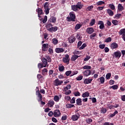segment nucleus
<instances>
[{"label":"nucleus","mask_w":125,"mask_h":125,"mask_svg":"<svg viewBox=\"0 0 125 125\" xmlns=\"http://www.w3.org/2000/svg\"><path fill=\"white\" fill-rule=\"evenodd\" d=\"M69 16L66 17L67 22H75L76 21V14L74 12H70L69 13Z\"/></svg>","instance_id":"obj_1"},{"label":"nucleus","mask_w":125,"mask_h":125,"mask_svg":"<svg viewBox=\"0 0 125 125\" xmlns=\"http://www.w3.org/2000/svg\"><path fill=\"white\" fill-rule=\"evenodd\" d=\"M71 8L73 11H77L78 9H82V8H83L82 2H78L76 5H72L71 6Z\"/></svg>","instance_id":"obj_2"},{"label":"nucleus","mask_w":125,"mask_h":125,"mask_svg":"<svg viewBox=\"0 0 125 125\" xmlns=\"http://www.w3.org/2000/svg\"><path fill=\"white\" fill-rule=\"evenodd\" d=\"M62 61L65 64H67V65L70 63V58H69V55L66 54L65 57L62 59Z\"/></svg>","instance_id":"obj_3"},{"label":"nucleus","mask_w":125,"mask_h":125,"mask_svg":"<svg viewBox=\"0 0 125 125\" xmlns=\"http://www.w3.org/2000/svg\"><path fill=\"white\" fill-rule=\"evenodd\" d=\"M54 83L55 86H58L59 85H61V84L63 83V81L59 80V79L57 78L55 80V81H54Z\"/></svg>","instance_id":"obj_4"},{"label":"nucleus","mask_w":125,"mask_h":125,"mask_svg":"<svg viewBox=\"0 0 125 125\" xmlns=\"http://www.w3.org/2000/svg\"><path fill=\"white\" fill-rule=\"evenodd\" d=\"M121 56H122V53L120 51L115 52L114 53V55H113V58L115 57V58H118V59H120Z\"/></svg>","instance_id":"obj_5"},{"label":"nucleus","mask_w":125,"mask_h":125,"mask_svg":"<svg viewBox=\"0 0 125 125\" xmlns=\"http://www.w3.org/2000/svg\"><path fill=\"white\" fill-rule=\"evenodd\" d=\"M80 116L81 115H80V113H77V114L73 115L72 116L71 120L74 121H78V120L80 119Z\"/></svg>","instance_id":"obj_6"},{"label":"nucleus","mask_w":125,"mask_h":125,"mask_svg":"<svg viewBox=\"0 0 125 125\" xmlns=\"http://www.w3.org/2000/svg\"><path fill=\"white\" fill-rule=\"evenodd\" d=\"M68 41L69 43H73L74 42L76 41V37L73 35H71L68 38Z\"/></svg>","instance_id":"obj_7"},{"label":"nucleus","mask_w":125,"mask_h":125,"mask_svg":"<svg viewBox=\"0 0 125 125\" xmlns=\"http://www.w3.org/2000/svg\"><path fill=\"white\" fill-rule=\"evenodd\" d=\"M119 47V44L118 43L113 42L110 44V48L111 49H116Z\"/></svg>","instance_id":"obj_8"},{"label":"nucleus","mask_w":125,"mask_h":125,"mask_svg":"<svg viewBox=\"0 0 125 125\" xmlns=\"http://www.w3.org/2000/svg\"><path fill=\"white\" fill-rule=\"evenodd\" d=\"M60 115H61V113H60V110L59 109H56L54 111L53 115L55 118L60 117Z\"/></svg>","instance_id":"obj_9"},{"label":"nucleus","mask_w":125,"mask_h":125,"mask_svg":"<svg viewBox=\"0 0 125 125\" xmlns=\"http://www.w3.org/2000/svg\"><path fill=\"white\" fill-rule=\"evenodd\" d=\"M84 77H88L90 75H91V71L89 69H87L83 72Z\"/></svg>","instance_id":"obj_10"},{"label":"nucleus","mask_w":125,"mask_h":125,"mask_svg":"<svg viewBox=\"0 0 125 125\" xmlns=\"http://www.w3.org/2000/svg\"><path fill=\"white\" fill-rule=\"evenodd\" d=\"M98 25H100L99 26V28L101 30H104V28H105V25H104V22L102 21H99L98 22Z\"/></svg>","instance_id":"obj_11"},{"label":"nucleus","mask_w":125,"mask_h":125,"mask_svg":"<svg viewBox=\"0 0 125 125\" xmlns=\"http://www.w3.org/2000/svg\"><path fill=\"white\" fill-rule=\"evenodd\" d=\"M48 49V44L47 43H44L42 45V51H47Z\"/></svg>","instance_id":"obj_12"},{"label":"nucleus","mask_w":125,"mask_h":125,"mask_svg":"<svg viewBox=\"0 0 125 125\" xmlns=\"http://www.w3.org/2000/svg\"><path fill=\"white\" fill-rule=\"evenodd\" d=\"M57 30H58V28L57 27V26H54V27H51L50 28H48L47 29V31H48L49 32H56V31H57Z\"/></svg>","instance_id":"obj_13"},{"label":"nucleus","mask_w":125,"mask_h":125,"mask_svg":"<svg viewBox=\"0 0 125 125\" xmlns=\"http://www.w3.org/2000/svg\"><path fill=\"white\" fill-rule=\"evenodd\" d=\"M92 81H93L92 79H89V78L85 79L83 81V83L85 84H88L89 83H91V82H92Z\"/></svg>","instance_id":"obj_14"},{"label":"nucleus","mask_w":125,"mask_h":125,"mask_svg":"<svg viewBox=\"0 0 125 125\" xmlns=\"http://www.w3.org/2000/svg\"><path fill=\"white\" fill-rule=\"evenodd\" d=\"M55 52L56 53H62V52H64V49L62 48H56L55 49Z\"/></svg>","instance_id":"obj_15"},{"label":"nucleus","mask_w":125,"mask_h":125,"mask_svg":"<svg viewBox=\"0 0 125 125\" xmlns=\"http://www.w3.org/2000/svg\"><path fill=\"white\" fill-rule=\"evenodd\" d=\"M86 32L87 34H91L92 33L94 32V29H93V28H88L86 30Z\"/></svg>","instance_id":"obj_16"},{"label":"nucleus","mask_w":125,"mask_h":125,"mask_svg":"<svg viewBox=\"0 0 125 125\" xmlns=\"http://www.w3.org/2000/svg\"><path fill=\"white\" fill-rule=\"evenodd\" d=\"M117 8L119 11H123V10L125 9V8L122 4H118Z\"/></svg>","instance_id":"obj_17"},{"label":"nucleus","mask_w":125,"mask_h":125,"mask_svg":"<svg viewBox=\"0 0 125 125\" xmlns=\"http://www.w3.org/2000/svg\"><path fill=\"white\" fill-rule=\"evenodd\" d=\"M76 104L78 105V106H81V105H83L82 102V99L78 98L76 100Z\"/></svg>","instance_id":"obj_18"},{"label":"nucleus","mask_w":125,"mask_h":125,"mask_svg":"<svg viewBox=\"0 0 125 125\" xmlns=\"http://www.w3.org/2000/svg\"><path fill=\"white\" fill-rule=\"evenodd\" d=\"M42 61L43 63V64H44V67H46V65H47V60L46 59H45V58H42Z\"/></svg>","instance_id":"obj_19"},{"label":"nucleus","mask_w":125,"mask_h":125,"mask_svg":"<svg viewBox=\"0 0 125 125\" xmlns=\"http://www.w3.org/2000/svg\"><path fill=\"white\" fill-rule=\"evenodd\" d=\"M36 95L38 96V98H42V94H41L40 89H38L36 91Z\"/></svg>","instance_id":"obj_20"},{"label":"nucleus","mask_w":125,"mask_h":125,"mask_svg":"<svg viewBox=\"0 0 125 125\" xmlns=\"http://www.w3.org/2000/svg\"><path fill=\"white\" fill-rule=\"evenodd\" d=\"M55 103L53 100H50L48 103V107H53V105H54Z\"/></svg>","instance_id":"obj_21"},{"label":"nucleus","mask_w":125,"mask_h":125,"mask_svg":"<svg viewBox=\"0 0 125 125\" xmlns=\"http://www.w3.org/2000/svg\"><path fill=\"white\" fill-rule=\"evenodd\" d=\"M107 12L109 16L112 17L113 15H114V12H113V11L110 9H108L107 10Z\"/></svg>","instance_id":"obj_22"},{"label":"nucleus","mask_w":125,"mask_h":125,"mask_svg":"<svg viewBox=\"0 0 125 125\" xmlns=\"http://www.w3.org/2000/svg\"><path fill=\"white\" fill-rule=\"evenodd\" d=\"M118 113L119 112H118L117 110H115L113 114L110 113L108 116L109 118H113V117H115V116H116V115H117V114H118Z\"/></svg>","instance_id":"obj_23"},{"label":"nucleus","mask_w":125,"mask_h":125,"mask_svg":"<svg viewBox=\"0 0 125 125\" xmlns=\"http://www.w3.org/2000/svg\"><path fill=\"white\" fill-rule=\"evenodd\" d=\"M36 11L38 12V15H42V14H43L42 10L41 8L37 9Z\"/></svg>","instance_id":"obj_24"},{"label":"nucleus","mask_w":125,"mask_h":125,"mask_svg":"<svg viewBox=\"0 0 125 125\" xmlns=\"http://www.w3.org/2000/svg\"><path fill=\"white\" fill-rule=\"evenodd\" d=\"M79 58V56L77 55H74L72 57H71V61H76L77 59Z\"/></svg>","instance_id":"obj_25"},{"label":"nucleus","mask_w":125,"mask_h":125,"mask_svg":"<svg viewBox=\"0 0 125 125\" xmlns=\"http://www.w3.org/2000/svg\"><path fill=\"white\" fill-rule=\"evenodd\" d=\"M82 96L83 98H85V97H88V96H89V93L88 92H85L82 94Z\"/></svg>","instance_id":"obj_26"},{"label":"nucleus","mask_w":125,"mask_h":125,"mask_svg":"<svg viewBox=\"0 0 125 125\" xmlns=\"http://www.w3.org/2000/svg\"><path fill=\"white\" fill-rule=\"evenodd\" d=\"M65 107L67 109H70V108H73V107H75V105L72 104H66Z\"/></svg>","instance_id":"obj_27"},{"label":"nucleus","mask_w":125,"mask_h":125,"mask_svg":"<svg viewBox=\"0 0 125 125\" xmlns=\"http://www.w3.org/2000/svg\"><path fill=\"white\" fill-rule=\"evenodd\" d=\"M59 70L60 72H64L65 71V67L64 65L59 66Z\"/></svg>","instance_id":"obj_28"},{"label":"nucleus","mask_w":125,"mask_h":125,"mask_svg":"<svg viewBox=\"0 0 125 125\" xmlns=\"http://www.w3.org/2000/svg\"><path fill=\"white\" fill-rule=\"evenodd\" d=\"M98 80H100V82L102 84H103L104 83H105V78H104V77H101L99 78Z\"/></svg>","instance_id":"obj_29"},{"label":"nucleus","mask_w":125,"mask_h":125,"mask_svg":"<svg viewBox=\"0 0 125 125\" xmlns=\"http://www.w3.org/2000/svg\"><path fill=\"white\" fill-rule=\"evenodd\" d=\"M50 22H52V23H55L56 22V18L52 16L50 18Z\"/></svg>","instance_id":"obj_30"},{"label":"nucleus","mask_w":125,"mask_h":125,"mask_svg":"<svg viewBox=\"0 0 125 125\" xmlns=\"http://www.w3.org/2000/svg\"><path fill=\"white\" fill-rule=\"evenodd\" d=\"M79 73V71L78 70H74L73 71H71V74L70 75V77H73V76H75V75H77Z\"/></svg>","instance_id":"obj_31"},{"label":"nucleus","mask_w":125,"mask_h":125,"mask_svg":"<svg viewBox=\"0 0 125 125\" xmlns=\"http://www.w3.org/2000/svg\"><path fill=\"white\" fill-rule=\"evenodd\" d=\"M47 4H48V2H45L44 5V8L45 10L50 9H49V7L48 6V5H47Z\"/></svg>","instance_id":"obj_32"},{"label":"nucleus","mask_w":125,"mask_h":125,"mask_svg":"<svg viewBox=\"0 0 125 125\" xmlns=\"http://www.w3.org/2000/svg\"><path fill=\"white\" fill-rule=\"evenodd\" d=\"M52 42L53 44H54L55 45H56V44L58 43V40H57V39L56 38H54L52 39Z\"/></svg>","instance_id":"obj_33"},{"label":"nucleus","mask_w":125,"mask_h":125,"mask_svg":"<svg viewBox=\"0 0 125 125\" xmlns=\"http://www.w3.org/2000/svg\"><path fill=\"white\" fill-rule=\"evenodd\" d=\"M120 35H125V28H123L119 31Z\"/></svg>","instance_id":"obj_34"},{"label":"nucleus","mask_w":125,"mask_h":125,"mask_svg":"<svg viewBox=\"0 0 125 125\" xmlns=\"http://www.w3.org/2000/svg\"><path fill=\"white\" fill-rule=\"evenodd\" d=\"M47 73V69L46 68H43L42 70V75H43V76H45Z\"/></svg>","instance_id":"obj_35"},{"label":"nucleus","mask_w":125,"mask_h":125,"mask_svg":"<svg viewBox=\"0 0 125 125\" xmlns=\"http://www.w3.org/2000/svg\"><path fill=\"white\" fill-rule=\"evenodd\" d=\"M81 27H82V24L81 23H78L76 25L75 29V30H79V29H81Z\"/></svg>","instance_id":"obj_36"},{"label":"nucleus","mask_w":125,"mask_h":125,"mask_svg":"<svg viewBox=\"0 0 125 125\" xmlns=\"http://www.w3.org/2000/svg\"><path fill=\"white\" fill-rule=\"evenodd\" d=\"M118 85H114L111 86H110L109 88L110 89L112 88V89H113L114 90H116V89H118Z\"/></svg>","instance_id":"obj_37"},{"label":"nucleus","mask_w":125,"mask_h":125,"mask_svg":"<svg viewBox=\"0 0 125 125\" xmlns=\"http://www.w3.org/2000/svg\"><path fill=\"white\" fill-rule=\"evenodd\" d=\"M97 5H102V4H105V2L103 1H99L96 3Z\"/></svg>","instance_id":"obj_38"},{"label":"nucleus","mask_w":125,"mask_h":125,"mask_svg":"<svg viewBox=\"0 0 125 125\" xmlns=\"http://www.w3.org/2000/svg\"><path fill=\"white\" fill-rule=\"evenodd\" d=\"M112 23L114 26H117L118 24H119V21H118L117 20H113L112 21Z\"/></svg>","instance_id":"obj_39"},{"label":"nucleus","mask_w":125,"mask_h":125,"mask_svg":"<svg viewBox=\"0 0 125 125\" xmlns=\"http://www.w3.org/2000/svg\"><path fill=\"white\" fill-rule=\"evenodd\" d=\"M83 69L84 70H90V69H91V66L89 65H85L83 67Z\"/></svg>","instance_id":"obj_40"},{"label":"nucleus","mask_w":125,"mask_h":125,"mask_svg":"<svg viewBox=\"0 0 125 125\" xmlns=\"http://www.w3.org/2000/svg\"><path fill=\"white\" fill-rule=\"evenodd\" d=\"M107 112V109L106 108H102L101 109V114H105Z\"/></svg>","instance_id":"obj_41"},{"label":"nucleus","mask_w":125,"mask_h":125,"mask_svg":"<svg viewBox=\"0 0 125 125\" xmlns=\"http://www.w3.org/2000/svg\"><path fill=\"white\" fill-rule=\"evenodd\" d=\"M104 42H112V38L111 37H108L105 40Z\"/></svg>","instance_id":"obj_42"},{"label":"nucleus","mask_w":125,"mask_h":125,"mask_svg":"<svg viewBox=\"0 0 125 125\" xmlns=\"http://www.w3.org/2000/svg\"><path fill=\"white\" fill-rule=\"evenodd\" d=\"M90 25L91 26H93V25H94V24H95V19H92L91 20V21L90 22Z\"/></svg>","instance_id":"obj_43"},{"label":"nucleus","mask_w":125,"mask_h":125,"mask_svg":"<svg viewBox=\"0 0 125 125\" xmlns=\"http://www.w3.org/2000/svg\"><path fill=\"white\" fill-rule=\"evenodd\" d=\"M108 6L112 10H115V5H114V4H109Z\"/></svg>","instance_id":"obj_44"},{"label":"nucleus","mask_w":125,"mask_h":125,"mask_svg":"<svg viewBox=\"0 0 125 125\" xmlns=\"http://www.w3.org/2000/svg\"><path fill=\"white\" fill-rule=\"evenodd\" d=\"M111 76H112V74L111 73H107L105 76L106 80H109V79H111Z\"/></svg>","instance_id":"obj_45"},{"label":"nucleus","mask_w":125,"mask_h":125,"mask_svg":"<svg viewBox=\"0 0 125 125\" xmlns=\"http://www.w3.org/2000/svg\"><path fill=\"white\" fill-rule=\"evenodd\" d=\"M71 74H72V71L71 70L67 71L65 72V75L66 77H69V76H70V75H71Z\"/></svg>","instance_id":"obj_46"},{"label":"nucleus","mask_w":125,"mask_h":125,"mask_svg":"<svg viewBox=\"0 0 125 125\" xmlns=\"http://www.w3.org/2000/svg\"><path fill=\"white\" fill-rule=\"evenodd\" d=\"M83 75H80L76 78L77 81H82L83 80Z\"/></svg>","instance_id":"obj_47"},{"label":"nucleus","mask_w":125,"mask_h":125,"mask_svg":"<svg viewBox=\"0 0 125 125\" xmlns=\"http://www.w3.org/2000/svg\"><path fill=\"white\" fill-rule=\"evenodd\" d=\"M54 100L56 101V102H59V97L58 96H55Z\"/></svg>","instance_id":"obj_48"},{"label":"nucleus","mask_w":125,"mask_h":125,"mask_svg":"<svg viewBox=\"0 0 125 125\" xmlns=\"http://www.w3.org/2000/svg\"><path fill=\"white\" fill-rule=\"evenodd\" d=\"M93 8V6L91 5V6H88L86 8V10H87L88 11H91V10H92Z\"/></svg>","instance_id":"obj_49"},{"label":"nucleus","mask_w":125,"mask_h":125,"mask_svg":"<svg viewBox=\"0 0 125 125\" xmlns=\"http://www.w3.org/2000/svg\"><path fill=\"white\" fill-rule=\"evenodd\" d=\"M46 21H47V16H45L43 20L42 21L43 24L46 23Z\"/></svg>","instance_id":"obj_50"},{"label":"nucleus","mask_w":125,"mask_h":125,"mask_svg":"<svg viewBox=\"0 0 125 125\" xmlns=\"http://www.w3.org/2000/svg\"><path fill=\"white\" fill-rule=\"evenodd\" d=\"M38 66L39 69H42V68H43V67H44V65H43V63H38Z\"/></svg>","instance_id":"obj_51"},{"label":"nucleus","mask_w":125,"mask_h":125,"mask_svg":"<svg viewBox=\"0 0 125 125\" xmlns=\"http://www.w3.org/2000/svg\"><path fill=\"white\" fill-rule=\"evenodd\" d=\"M43 77L42 75V74H38L37 75V79L38 80V81H41V80H42V79Z\"/></svg>","instance_id":"obj_52"},{"label":"nucleus","mask_w":125,"mask_h":125,"mask_svg":"<svg viewBox=\"0 0 125 125\" xmlns=\"http://www.w3.org/2000/svg\"><path fill=\"white\" fill-rule=\"evenodd\" d=\"M46 58L48 60V62H49V63H51V61H52L51 58L49 57V56H46Z\"/></svg>","instance_id":"obj_53"},{"label":"nucleus","mask_w":125,"mask_h":125,"mask_svg":"<svg viewBox=\"0 0 125 125\" xmlns=\"http://www.w3.org/2000/svg\"><path fill=\"white\" fill-rule=\"evenodd\" d=\"M96 36V33H93L92 35H91L90 36H89V38L91 40H92V39L93 38H94Z\"/></svg>","instance_id":"obj_54"},{"label":"nucleus","mask_w":125,"mask_h":125,"mask_svg":"<svg viewBox=\"0 0 125 125\" xmlns=\"http://www.w3.org/2000/svg\"><path fill=\"white\" fill-rule=\"evenodd\" d=\"M84 47H86V44L85 43H83L82 45V46H81L80 48H79V49H83V48H84Z\"/></svg>","instance_id":"obj_55"},{"label":"nucleus","mask_w":125,"mask_h":125,"mask_svg":"<svg viewBox=\"0 0 125 125\" xmlns=\"http://www.w3.org/2000/svg\"><path fill=\"white\" fill-rule=\"evenodd\" d=\"M75 102L76 100L75 97L72 98V99L70 100V103L71 104H75Z\"/></svg>","instance_id":"obj_56"},{"label":"nucleus","mask_w":125,"mask_h":125,"mask_svg":"<svg viewBox=\"0 0 125 125\" xmlns=\"http://www.w3.org/2000/svg\"><path fill=\"white\" fill-rule=\"evenodd\" d=\"M90 58V56H86V57L84 59V61H85V62H87V61H88V60H89Z\"/></svg>","instance_id":"obj_57"},{"label":"nucleus","mask_w":125,"mask_h":125,"mask_svg":"<svg viewBox=\"0 0 125 125\" xmlns=\"http://www.w3.org/2000/svg\"><path fill=\"white\" fill-rule=\"evenodd\" d=\"M74 95L75 96H81V93H80V92H79V91H77V92H75V93H74Z\"/></svg>","instance_id":"obj_58"},{"label":"nucleus","mask_w":125,"mask_h":125,"mask_svg":"<svg viewBox=\"0 0 125 125\" xmlns=\"http://www.w3.org/2000/svg\"><path fill=\"white\" fill-rule=\"evenodd\" d=\"M109 83L110 85H112V84H114L115 83V81L111 80L109 81Z\"/></svg>","instance_id":"obj_59"},{"label":"nucleus","mask_w":125,"mask_h":125,"mask_svg":"<svg viewBox=\"0 0 125 125\" xmlns=\"http://www.w3.org/2000/svg\"><path fill=\"white\" fill-rule=\"evenodd\" d=\"M99 47L101 49H104V48H105V44H100V45H99Z\"/></svg>","instance_id":"obj_60"},{"label":"nucleus","mask_w":125,"mask_h":125,"mask_svg":"<svg viewBox=\"0 0 125 125\" xmlns=\"http://www.w3.org/2000/svg\"><path fill=\"white\" fill-rule=\"evenodd\" d=\"M53 25H52V24L51 23H49V24H47L46 25V28L47 29H49L50 28V27H53Z\"/></svg>","instance_id":"obj_61"},{"label":"nucleus","mask_w":125,"mask_h":125,"mask_svg":"<svg viewBox=\"0 0 125 125\" xmlns=\"http://www.w3.org/2000/svg\"><path fill=\"white\" fill-rule=\"evenodd\" d=\"M52 121L53 122V123H57V122H58V120H57V119L54 117L52 118Z\"/></svg>","instance_id":"obj_62"},{"label":"nucleus","mask_w":125,"mask_h":125,"mask_svg":"<svg viewBox=\"0 0 125 125\" xmlns=\"http://www.w3.org/2000/svg\"><path fill=\"white\" fill-rule=\"evenodd\" d=\"M97 10H99L100 11L101 10H103V9H104V6L103 7H98V8H97Z\"/></svg>","instance_id":"obj_63"},{"label":"nucleus","mask_w":125,"mask_h":125,"mask_svg":"<svg viewBox=\"0 0 125 125\" xmlns=\"http://www.w3.org/2000/svg\"><path fill=\"white\" fill-rule=\"evenodd\" d=\"M65 99H66V100H67V101H70V100H71V97H70V96H67L65 97Z\"/></svg>","instance_id":"obj_64"}]
</instances>
